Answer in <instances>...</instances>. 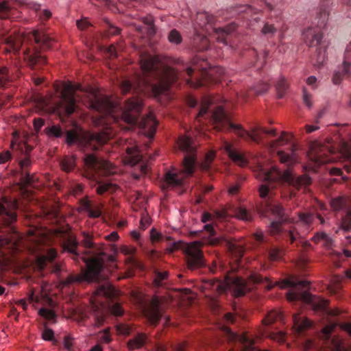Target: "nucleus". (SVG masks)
I'll return each instance as SVG.
<instances>
[{"label":"nucleus","mask_w":351,"mask_h":351,"mask_svg":"<svg viewBox=\"0 0 351 351\" xmlns=\"http://www.w3.org/2000/svg\"><path fill=\"white\" fill-rule=\"evenodd\" d=\"M330 348L333 351H347L344 342L339 337L332 339Z\"/></svg>","instance_id":"39"},{"label":"nucleus","mask_w":351,"mask_h":351,"mask_svg":"<svg viewBox=\"0 0 351 351\" xmlns=\"http://www.w3.org/2000/svg\"><path fill=\"white\" fill-rule=\"evenodd\" d=\"M328 47V45L324 47V49L323 50V53L322 52L321 47L317 48L316 51H317V53L318 55V58L316 61H315L313 62L314 66H320L321 65L323 64V63L324 62V61L326 59V50H327Z\"/></svg>","instance_id":"42"},{"label":"nucleus","mask_w":351,"mask_h":351,"mask_svg":"<svg viewBox=\"0 0 351 351\" xmlns=\"http://www.w3.org/2000/svg\"><path fill=\"white\" fill-rule=\"evenodd\" d=\"M339 228L344 232H348L351 230V209L342 218Z\"/></svg>","instance_id":"40"},{"label":"nucleus","mask_w":351,"mask_h":351,"mask_svg":"<svg viewBox=\"0 0 351 351\" xmlns=\"http://www.w3.org/2000/svg\"><path fill=\"white\" fill-rule=\"evenodd\" d=\"M57 256V251L55 249H49L45 254L38 257V265L40 269L45 268L48 263H53Z\"/></svg>","instance_id":"27"},{"label":"nucleus","mask_w":351,"mask_h":351,"mask_svg":"<svg viewBox=\"0 0 351 351\" xmlns=\"http://www.w3.org/2000/svg\"><path fill=\"white\" fill-rule=\"evenodd\" d=\"M90 1L92 4L95 5H104L113 12L118 10L115 4L111 0H90Z\"/></svg>","instance_id":"45"},{"label":"nucleus","mask_w":351,"mask_h":351,"mask_svg":"<svg viewBox=\"0 0 351 351\" xmlns=\"http://www.w3.org/2000/svg\"><path fill=\"white\" fill-rule=\"evenodd\" d=\"M345 204V200L341 197H338L337 198H335L331 200L330 202V206L335 210H341Z\"/></svg>","instance_id":"47"},{"label":"nucleus","mask_w":351,"mask_h":351,"mask_svg":"<svg viewBox=\"0 0 351 351\" xmlns=\"http://www.w3.org/2000/svg\"><path fill=\"white\" fill-rule=\"evenodd\" d=\"M86 167L93 173L109 176L115 173V167L110 162L99 158L94 154H86L84 158Z\"/></svg>","instance_id":"13"},{"label":"nucleus","mask_w":351,"mask_h":351,"mask_svg":"<svg viewBox=\"0 0 351 351\" xmlns=\"http://www.w3.org/2000/svg\"><path fill=\"white\" fill-rule=\"evenodd\" d=\"M256 177L263 182L258 188L259 195L261 198L265 199L266 202L263 206L259 213L262 216L270 217L274 218L269 228L270 234L276 236L281 234L284 230V208L272 202H269L273 195V191L278 185H282L285 182V172L281 171L276 167H271L270 169H266L261 165H258Z\"/></svg>","instance_id":"3"},{"label":"nucleus","mask_w":351,"mask_h":351,"mask_svg":"<svg viewBox=\"0 0 351 351\" xmlns=\"http://www.w3.org/2000/svg\"><path fill=\"white\" fill-rule=\"evenodd\" d=\"M215 20V17L207 12H199L197 14L195 25L205 32V34H213L214 38L219 43L228 45L237 29V25L232 22L224 27H217L214 25Z\"/></svg>","instance_id":"10"},{"label":"nucleus","mask_w":351,"mask_h":351,"mask_svg":"<svg viewBox=\"0 0 351 351\" xmlns=\"http://www.w3.org/2000/svg\"><path fill=\"white\" fill-rule=\"evenodd\" d=\"M313 220V219L311 214L300 215V222L304 225H310L312 223Z\"/></svg>","instance_id":"54"},{"label":"nucleus","mask_w":351,"mask_h":351,"mask_svg":"<svg viewBox=\"0 0 351 351\" xmlns=\"http://www.w3.org/2000/svg\"><path fill=\"white\" fill-rule=\"evenodd\" d=\"M156 351H184V346L181 344L171 345L169 347L162 345L156 344Z\"/></svg>","instance_id":"37"},{"label":"nucleus","mask_w":351,"mask_h":351,"mask_svg":"<svg viewBox=\"0 0 351 351\" xmlns=\"http://www.w3.org/2000/svg\"><path fill=\"white\" fill-rule=\"evenodd\" d=\"M302 40L308 47L320 45L324 37L322 32L317 27H309L302 32Z\"/></svg>","instance_id":"17"},{"label":"nucleus","mask_w":351,"mask_h":351,"mask_svg":"<svg viewBox=\"0 0 351 351\" xmlns=\"http://www.w3.org/2000/svg\"><path fill=\"white\" fill-rule=\"evenodd\" d=\"M287 184L294 185L297 188L307 186L311 184V179L307 175L295 176L291 171L287 169Z\"/></svg>","instance_id":"22"},{"label":"nucleus","mask_w":351,"mask_h":351,"mask_svg":"<svg viewBox=\"0 0 351 351\" xmlns=\"http://www.w3.org/2000/svg\"><path fill=\"white\" fill-rule=\"evenodd\" d=\"M169 273L167 271H160L158 269L154 271L153 285L156 288L162 287L165 285V280L168 278Z\"/></svg>","instance_id":"28"},{"label":"nucleus","mask_w":351,"mask_h":351,"mask_svg":"<svg viewBox=\"0 0 351 351\" xmlns=\"http://www.w3.org/2000/svg\"><path fill=\"white\" fill-rule=\"evenodd\" d=\"M343 72H340L339 71H335L333 74L332 81L334 84L338 85L340 84L343 79V76L345 75H348L349 73H345L344 70L342 69Z\"/></svg>","instance_id":"52"},{"label":"nucleus","mask_w":351,"mask_h":351,"mask_svg":"<svg viewBox=\"0 0 351 351\" xmlns=\"http://www.w3.org/2000/svg\"><path fill=\"white\" fill-rule=\"evenodd\" d=\"M201 42V46H197V47L199 50L207 49L208 46V40L204 34L203 32H197L196 35L194 37V43L196 45L197 42Z\"/></svg>","instance_id":"35"},{"label":"nucleus","mask_w":351,"mask_h":351,"mask_svg":"<svg viewBox=\"0 0 351 351\" xmlns=\"http://www.w3.org/2000/svg\"><path fill=\"white\" fill-rule=\"evenodd\" d=\"M168 40L170 43L178 45L182 43V38L180 33L176 29H173L169 32Z\"/></svg>","instance_id":"44"},{"label":"nucleus","mask_w":351,"mask_h":351,"mask_svg":"<svg viewBox=\"0 0 351 351\" xmlns=\"http://www.w3.org/2000/svg\"><path fill=\"white\" fill-rule=\"evenodd\" d=\"M263 283L265 285L267 290L271 289L275 286H278L281 289L285 288V279L281 282H276L273 284L271 281L261 275L253 273L249 276L248 281L240 277H236L229 279L228 282H223L219 279L204 280L202 284V291L205 294H221L225 293L228 289H230L234 297H241L245 295L253 289L255 284Z\"/></svg>","instance_id":"7"},{"label":"nucleus","mask_w":351,"mask_h":351,"mask_svg":"<svg viewBox=\"0 0 351 351\" xmlns=\"http://www.w3.org/2000/svg\"><path fill=\"white\" fill-rule=\"evenodd\" d=\"M277 95L279 98H282L285 92V81L284 78L280 80L276 84Z\"/></svg>","instance_id":"48"},{"label":"nucleus","mask_w":351,"mask_h":351,"mask_svg":"<svg viewBox=\"0 0 351 351\" xmlns=\"http://www.w3.org/2000/svg\"><path fill=\"white\" fill-rule=\"evenodd\" d=\"M39 315L49 320L56 317V314L52 310L45 308H41L39 310Z\"/></svg>","instance_id":"51"},{"label":"nucleus","mask_w":351,"mask_h":351,"mask_svg":"<svg viewBox=\"0 0 351 351\" xmlns=\"http://www.w3.org/2000/svg\"><path fill=\"white\" fill-rule=\"evenodd\" d=\"M139 62L143 76L136 75L134 82L124 80L120 85L123 94H136L127 99L124 106L121 108V119L130 125H138L152 138L156 133L158 121L152 114L139 120L143 106L141 95L149 90L155 96L165 94L181 74L173 68L162 65L157 57L147 53H141Z\"/></svg>","instance_id":"1"},{"label":"nucleus","mask_w":351,"mask_h":351,"mask_svg":"<svg viewBox=\"0 0 351 351\" xmlns=\"http://www.w3.org/2000/svg\"><path fill=\"white\" fill-rule=\"evenodd\" d=\"M84 93L82 101L91 110L105 115H112L116 110V105L110 98L104 96L93 90L84 91L81 85L65 83L60 93V99L57 104V109L66 116L72 114L77 108V101L80 98L77 91Z\"/></svg>","instance_id":"6"},{"label":"nucleus","mask_w":351,"mask_h":351,"mask_svg":"<svg viewBox=\"0 0 351 351\" xmlns=\"http://www.w3.org/2000/svg\"><path fill=\"white\" fill-rule=\"evenodd\" d=\"M91 311L94 316L95 325L97 327L103 326L106 319V313L103 305L92 302Z\"/></svg>","instance_id":"25"},{"label":"nucleus","mask_w":351,"mask_h":351,"mask_svg":"<svg viewBox=\"0 0 351 351\" xmlns=\"http://www.w3.org/2000/svg\"><path fill=\"white\" fill-rule=\"evenodd\" d=\"M336 324H329L325 326L322 330V338L324 339H328L330 337V335L335 328Z\"/></svg>","instance_id":"53"},{"label":"nucleus","mask_w":351,"mask_h":351,"mask_svg":"<svg viewBox=\"0 0 351 351\" xmlns=\"http://www.w3.org/2000/svg\"><path fill=\"white\" fill-rule=\"evenodd\" d=\"M12 12V6L10 4V2L8 1H3L0 3V18L1 19H8Z\"/></svg>","instance_id":"36"},{"label":"nucleus","mask_w":351,"mask_h":351,"mask_svg":"<svg viewBox=\"0 0 351 351\" xmlns=\"http://www.w3.org/2000/svg\"><path fill=\"white\" fill-rule=\"evenodd\" d=\"M189 269L193 271L204 267L206 262L198 242L184 244L182 247Z\"/></svg>","instance_id":"12"},{"label":"nucleus","mask_w":351,"mask_h":351,"mask_svg":"<svg viewBox=\"0 0 351 351\" xmlns=\"http://www.w3.org/2000/svg\"><path fill=\"white\" fill-rule=\"evenodd\" d=\"M61 169L66 173L73 171L76 165L74 156H64L60 162Z\"/></svg>","instance_id":"30"},{"label":"nucleus","mask_w":351,"mask_h":351,"mask_svg":"<svg viewBox=\"0 0 351 351\" xmlns=\"http://www.w3.org/2000/svg\"><path fill=\"white\" fill-rule=\"evenodd\" d=\"M235 217L245 221H250L252 219V215L250 211L243 206H239L234 210Z\"/></svg>","instance_id":"33"},{"label":"nucleus","mask_w":351,"mask_h":351,"mask_svg":"<svg viewBox=\"0 0 351 351\" xmlns=\"http://www.w3.org/2000/svg\"><path fill=\"white\" fill-rule=\"evenodd\" d=\"M34 127L36 132H38L45 123V121L41 118H36L34 119Z\"/></svg>","instance_id":"61"},{"label":"nucleus","mask_w":351,"mask_h":351,"mask_svg":"<svg viewBox=\"0 0 351 351\" xmlns=\"http://www.w3.org/2000/svg\"><path fill=\"white\" fill-rule=\"evenodd\" d=\"M12 158V154L10 151H5L0 153V165L6 163Z\"/></svg>","instance_id":"58"},{"label":"nucleus","mask_w":351,"mask_h":351,"mask_svg":"<svg viewBox=\"0 0 351 351\" xmlns=\"http://www.w3.org/2000/svg\"><path fill=\"white\" fill-rule=\"evenodd\" d=\"M114 186H112V184H110V183H102V184H99L97 188H96V191L97 193V194L99 195H103L104 193H105L107 191H109L112 189L114 190Z\"/></svg>","instance_id":"49"},{"label":"nucleus","mask_w":351,"mask_h":351,"mask_svg":"<svg viewBox=\"0 0 351 351\" xmlns=\"http://www.w3.org/2000/svg\"><path fill=\"white\" fill-rule=\"evenodd\" d=\"M308 284V282L306 281L293 280L290 278H287V287L291 288L287 292V300L295 301L301 300L304 302L310 304L315 311H324L327 307L328 300L312 295L308 291L301 293L300 288L304 287Z\"/></svg>","instance_id":"11"},{"label":"nucleus","mask_w":351,"mask_h":351,"mask_svg":"<svg viewBox=\"0 0 351 351\" xmlns=\"http://www.w3.org/2000/svg\"><path fill=\"white\" fill-rule=\"evenodd\" d=\"M178 145L181 151L185 153L182 162V171L180 174L167 172L165 175V184L167 187L181 186L186 177L191 176L196 167V145L188 135L179 137Z\"/></svg>","instance_id":"8"},{"label":"nucleus","mask_w":351,"mask_h":351,"mask_svg":"<svg viewBox=\"0 0 351 351\" xmlns=\"http://www.w3.org/2000/svg\"><path fill=\"white\" fill-rule=\"evenodd\" d=\"M143 313L149 323L156 326L162 315L160 300L156 298L152 299L150 303L144 308Z\"/></svg>","instance_id":"16"},{"label":"nucleus","mask_w":351,"mask_h":351,"mask_svg":"<svg viewBox=\"0 0 351 351\" xmlns=\"http://www.w3.org/2000/svg\"><path fill=\"white\" fill-rule=\"evenodd\" d=\"M324 237H326V233L324 232H318L312 237L311 240L315 243H319L324 239Z\"/></svg>","instance_id":"63"},{"label":"nucleus","mask_w":351,"mask_h":351,"mask_svg":"<svg viewBox=\"0 0 351 351\" xmlns=\"http://www.w3.org/2000/svg\"><path fill=\"white\" fill-rule=\"evenodd\" d=\"M302 99L304 104L309 108L313 107L312 95L308 93L306 88L302 89Z\"/></svg>","instance_id":"50"},{"label":"nucleus","mask_w":351,"mask_h":351,"mask_svg":"<svg viewBox=\"0 0 351 351\" xmlns=\"http://www.w3.org/2000/svg\"><path fill=\"white\" fill-rule=\"evenodd\" d=\"M16 201L3 199L0 201V222L3 225H11L16 220V210L18 208Z\"/></svg>","instance_id":"15"},{"label":"nucleus","mask_w":351,"mask_h":351,"mask_svg":"<svg viewBox=\"0 0 351 351\" xmlns=\"http://www.w3.org/2000/svg\"><path fill=\"white\" fill-rule=\"evenodd\" d=\"M331 150L329 147L320 145L317 143H315L311 147L308 153L310 160L315 162L317 165L330 162V159L326 157L327 153H330Z\"/></svg>","instance_id":"18"},{"label":"nucleus","mask_w":351,"mask_h":351,"mask_svg":"<svg viewBox=\"0 0 351 351\" xmlns=\"http://www.w3.org/2000/svg\"><path fill=\"white\" fill-rule=\"evenodd\" d=\"M125 153L123 156V161L125 164L131 166L137 165L142 159L139 150L136 145L127 146L125 149Z\"/></svg>","instance_id":"20"},{"label":"nucleus","mask_w":351,"mask_h":351,"mask_svg":"<svg viewBox=\"0 0 351 351\" xmlns=\"http://www.w3.org/2000/svg\"><path fill=\"white\" fill-rule=\"evenodd\" d=\"M76 24L77 27L81 30L86 29L87 27L91 25L86 18L82 20L77 21Z\"/></svg>","instance_id":"60"},{"label":"nucleus","mask_w":351,"mask_h":351,"mask_svg":"<svg viewBox=\"0 0 351 351\" xmlns=\"http://www.w3.org/2000/svg\"><path fill=\"white\" fill-rule=\"evenodd\" d=\"M269 335L271 339L278 343H282L285 341V333L282 330L270 332Z\"/></svg>","instance_id":"46"},{"label":"nucleus","mask_w":351,"mask_h":351,"mask_svg":"<svg viewBox=\"0 0 351 351\" xmlns=\"http://www.w3.org/2000/svg\"><path fill=\"white\" fill-rule=\"evenodd\" d=\"M341 152L343 153L345 157L351 161V149L346 144H343L341 147Z\"/></svg>","instance_id":"62"},{"label":"nucleus","mask_w":351,"mask_h":351,"mask_svg":"<svg viewBox=\"0 0 351 351\" xmlns=\"http://www.w3.org/2000/svg\"><path fill=\"white\" fill-rule=\"evenodd\" d=\"M107 27L108 34L110 35H117L120 33V29L112 25L108 20L105 21Z\"/></svg>","instance_id":"56"},{"label":"nucleus","mask_w":351,"mask_h":351,"mask_svg":"<svg viewBox=\"0 0 351 351\" xmlns=\"http://www.w3.org/2000/svg\"><path fill=\"white\" fill-rule=\"evenodd\" d=\"M299 319L300 317L298 315H295L293 316L294 327L296 328L298 332H301L311 326V322L309 319H305L301 322H299Z\"/></svg>","instance_id":"34"},{"label":"nucleus","mask_w":351,"mask_h":351,"mask_svg":"<svg viewBox=\"0 0 351 351\" xmlns=\"http://www.w3.org/2000/svg\"><path fill=\"white\" fill-rule=\"evenodd\" d=\"M213 102V99L210 97H204L203 98L200 109L196 117V119L198 120V121H200L199 119L200 117H202L207 114L210 106Z\"/></svg>","instance_id":"32"},{"label":"nucleus","mask_w":351,"mask_h":351,"mask_svg":"<svg viewBox=\"0 0 351 351\" xmlns=\"http://www.w3.org/2000/svg\"><path fill=\"white\" fill-rule=\"evenodd\" d=\"M31 161L28 158H25L20 162L21 168V182L24 186L31 185L34 182V176L30 175L27 168L30 166Z\"/></svg>","instance_id":"23"},{"label":"nucleus","mask_w":351,"mask_h":351,"mask_svg":"<svg viewBox=\"0 0 351 351\" xmlns=\"http://www.w3.org/2000/svg\"><path fill=\"white\" fill-rule=\"evenodd\" d=\"M96 294L99 296L102 295L106 298L111 300L108 306L110 313L116 317H120L123 315L124 310L123 309L121 305L119 302H114L112 300L117 295V291L114 287L105 284L101 285L97 287L96 290Z\"/></svg>","instance_id":"14"},{"label":"nucleus","mask_w":351,"mask_h":351,"mask_svg":"<svg viewBox=\"0 0 351 351\" xmlns=\"http://www.w3.org/2000/svg\"><path fill=\"white\" fill-rule=\"evenodd\" d=\"M80 141L78 134L74 130H69L66 134V142L69 145H73Z\"/></svg>","instance_id":"43"},{"label":"nucleus","mask_w":351,"mask_h":351,"mask_svg":"<svg viewBox=\"0 0 351 351\" xmlns=\"http://www.w3.org/2000/svg\"><path fill=\"white\" fill-rule=\"evenodd\" d=\"M148 337L146 334L140 332L136 334L133 338L128 340V348L132 351L136 349H140L148 342Z\"/></svg>","instance_id":"24"},{"label":"nucleus","mask_w":351,"mask_h":351,"mask_svg":"<svg viewBox=\"0 0 351 351\" xmlns=\"http://www.w3.org/2000/svg\"><path fill=\"white\" fill-rule=\"evenodd\" d=\"M3 41L15 53L24 46V60L32 69H40L46 64L43 52L51 49L56 42L45 32L38 29L29 33L27 38L12 32L4 36Z\"/></svg>","instance_id":"5"},{"label":"nucleus","mask_w":351,"mask_h":351,"mask_svg":"<svg viewBox=\"0 0 351 351\" xmlns=\"http://www.w3.org/2000/svg\"><path fill=\"white\" fill-rule=\"evenodd\" d=\"M162 238V235L156 231V229L152 228L150 231V239L152 243L160 241Z\"/></svg>","instance_id":"59"},{"label":"nucleus","mask_w":351,"mask_h":351,"mask_svg":"<svg viewBox=\"0 0 351 351\" xmlns=\"http://www.w3.org/2000/svg\"><path fill=\"white\" fill-rule=\"evenodd\" d=\"M232 12H234L233 14H244L245 17L249 20L250 19L249 18L252 16L253 14L258 13V10L252 8L251 5H240L239 6L235 7L232 10Z\"/></svg>","instance_id":"29"},{"label":"nucleus","mask_w":351,"mask_h":351,"mask_svg":"<svg viewBox=\"0 0 351 351\" xmlns=\"http://www.w3.org/2000/svg\"><path fill=\"white\" fill-rule=\"evenodd\" d=\"M143 23L147 25L148 31L149 34L155 33V28L154 25V21L151 16L143 19Z\"/></svg>","instance_id":"57"},{"label":"nucleus","mask_w":351,"mask_h":351,"mask_svg":"<svg viewBox=\"0 0 351 351\" xmlns=\"http://www.w3.org/2000/svg\"><path fill=\"white\" fill-rule=\"evenodd\" d=\"M82 244L86 248L83 254L77 252L78 241L74 235L69 232L62 234L63 252H68L77 264H80L82 261L86 267V269H82L81 274H71L62 280L60 284L63 287L85 281H98L100 279L104 261L108 257L107 254L92 242V237L88 234L84 233Z\"/></svg>","instance_id":"2"},{"label":"nucleus","mask_w":351,"mask_h":351,"mask_svg":"<svg viewBox=\"0 0 351 351\" xmlns=\"http://www.w3.org/2000/svg\"><path fill=\"white\" fill-rule=\"evenodd\" d=\"M224 149L228 154V156L241 167H244L247 165V160L243 154L234 149L232 145L228 142H224Z\"/></svg>","instance_id":"21"},{"label":"nucleus","mask_w":351,"mask_h":351,"mask_svg":"<svg viewBox=\"0 0 351 351\" xmlns=\"http://www.w3.org/2000/svg\"><path fill=\"white\" fill-rule=\"evenodd\" d=\"M291 154H287V159H286L287 165H293L298 162V154L295 152V151H296L295 145L293 143H291Z\"/></svg>","instance_id":"41"},{"label":"nucleus","mask_w":351,"mask_h":351,"mask_svg":"<svg viewBox=\"0 0 351 351\" xmlns=\"http://www.w3.org/2000/svg\"><path fill=\"white\" fill-rule=\"evenodd\" d=\"M210 121L212 122L214 128L219 131H229L232 130L240 138L246 141L262 143L267 147L271 152H277V156L281 163L285 162V154L282 150H278L282 145L285 132H281V136L276 140L266 141L268 136H276V130H267L261 127H255L252 132H250L242 128L241 125H237L230 121L229 115L226 112L223 108L219 106L208 115Z\"/></svg>","instance_id":"4"},{"label":"nucleus","mask_w":351,"mask_h":351,"mask_svg":"<svg viewBox=\"0 0 351 351\" xmlns=\"http://www.w3.org/2000/svg\"><path fill=\"white\" fill-rule=\"evenodd\" d=\"M8 69L6 67H0V82H3L8 80Z\"/></svg>","instance_id":"64"},{"label":"nucleus","mask_w":351,"mask_h":351,"mask_svg":"<svg viewBox=\"0 0 351 351\" xmlns=\"http://www.w3.org/2000/svg\"><path fill=\"white\" fill-rule=\"evenodd\" d=\"M350 66H351V40L347 45L344 54H343V60L342 62L341 67L344 70L345 73H350Z\"/></svg>","instance_id":"31"},{"label":"nucleus","mask_w":351,"mask_h":351,"mask_svg":"<svg viewBox=\"0 0 351 351\" xmlns=\"http://www.w3.org/2000/svg\"><path fill=\"white\" fill-rule=\"evenodd\" d=\"M45 131L49 137L60 138L63 134V132L61 127L58 125H52L51 127H47L45 129Z\"/></svg>","instance_id":"38"},{"label":"nucleus","mask_w":351,"mask_h":351,"mask_svg":"<svg viewBox=\"0 0 351 351\" xmlns=\"http://www.w3.org/2000/svg\"><path fill=\"white\" fill-rule=\"evenodd\" d=\"M265 326H269L273 324L280 322L284 324V315L281 312L274 310L267 313L262 320Z\"/></svg>","instance_id":"26"},{"label":"nucleus","mask_w":351,"mask_h":351,"mask_svg":"<svg viewBox=\"0 0 351 351\" xmlns=\"http://www.w3.org/2000/svg\"><path fill=\"white\" fill-rule=\"evenodd\" d=\"M108 137L105 134L89 133L84 136L85 147L88 149L97 150L107 143Z\"/></svg>","instance_id":"19"},{"label":"nucleus","mask_w":351,"mask_h":351,"mask_svg":"<svg viewBox=\"0 0 351 351\" xmlns=\"http://www.w3.org/2000/svg\"><path fill=\"white\" fill-rule=\"evenodd\" d=\"M224 73L223 67H211L206 60L196 56L193 59L191 66L186 69L189 78L185 81L191 87L199 88L207 83H217Z\"/></svg>","instance_id":"9"},{"label":"nucleus","mask_w":351,"mask_h":351,"mask_svg":"<svg viewBox=\"0 0 351 351\" xmlns=\"http://www.w3.org/2000/svg\"><path fill=\"white\" fill-rule=\"evenodd\" d=\"M53 331L48 328H45L42 333V337L44 340L51 341L53 339Z\"/></svg>","instance_id":"55"}]
</instances>
